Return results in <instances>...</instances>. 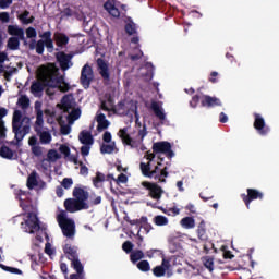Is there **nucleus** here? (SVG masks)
Segmentation results:
<instances>
[{
    "label": "nucleus",
    "mask_w": 279,
    "mask_h": 279,
    "mask_svg": "<svg viewBox=\"0 0 279 279\" xmlns=\"http://www.w3.org/2000/svg\"><path fill=\"white\" fill-rule=\"evenodd\" d=\"M145 158L146 160H148V162L140 163L142 175H144V178H150L155 180V182H167V178H169V171H168L169 168L167 166H165L163 168H160L162 167V161L165 159L159 158L157 166L151 170V161L154 160V158H156V153L147 151L145 155Z\"/></svg>",
    "instance_id": "obj_1"
},
{
    "label": "nucleus",
    "mask_w": 279,
    "mask_h": 279,
    "mask_svg": "<svg viewBox=\"0 0 279 279\" xmlns=\"http://www.w3.org/2000/svg\"><path fill=\"white\" fill-rule=\"evenodd\" d=\"M62 76H58V70L53 68H45L40 73V81H35L31 85V93L38 95L45 88H58L62 84Z\"/></svg>",
    "instance_id": "obj_2"
},
{
    "label": "nucleus",
    "mask_w": 279,
    "mask_h": 279,
    "mask_svg": "<svg viewBox=\"0 0 279 279\" xmlns=\"http://www.w3.org/2000/svg\"><path fill=\"white\" fill-rule=\"evenodd\" d=\"M43 104L40 101L35 102L36 121L34 124V131L39 136V141L43 145H49L51 143V133L49 131H43L45 120L43 119Z\"/></svg>",
    "instance_id": "obj_3"
},
{
    "label": "nucleus",
    "mask_w": 279,
    "mask_h": 279,
    "mask_svg": "<svg viewBox=\"0 0 279 279\" xmlns=\"http://www.w3.org/2000/svg\"><path fill=\"white\" fill-rule=\"evenodd\" d=\"M201 101V106L202 108H215L217 106L221 107L223 106V104L221 102V99L217 98V97H213L209 95H194L192 97V101H190V106L191 108H197V104H199Z\"/></svg>",
    "instance_id": "obj_4"
},
{
    "label": "nucleus",
    "mask_w": 279,
    "mask_h": 279,
    "mask_svg": "<svg viewBox=\"0 0 279 279\" xmlns=\"http://www.w3.org/2000/svg\"><path fill=\"white\" fill-rule=\"evenodd\" d=\"M52 33L51 31H46L41 34H39V39L35 46L36 53L38 56H43L45 53V47L49 53L53 51V38H51Z\"/></svg>",
    "instance_id": "obj_5"
},
{
    "label": "nucleus",
    "mask_w": 279,
    "mask_h": 279,
    "mask_svg": "<svg viewBox=\"0 0 279 279\" xmlns=\"http://www.w3.org/2000/svg\"><path fill=\"white\" fill-rule=\"evenodd\" d=\"M59 227L62 230L63 236L68 239H73L75 236V221L66 218V214L61 213L57 217Z\"/></svg>",
    "instance_id": "obj_6"
},
{
    "label": "nucleus",
    "mask_w": 279,
    "mask_h": 279,
    "mask_svg": "<svg viewBox=\"0 0 279 279\" xmlns=\"http://www.w3.org/2000/svg\"><path fill=\"white\" fill-rule=\"evenodd\" d=\"M21 226L28 234H36V232L40 230V220L34 211H29L26 216L25 222H22Z\"/></svg>",
    "instance_id": "obj_7"
},
{
    "label": "nucleus",
    "mask_w": 279,
    "mask_h": 279,
    "mask_svg": "<svg viewBox=\"0 0 279 279\" xmlns=\"http://www.w3.org/2000/svg\"><path fill=\"white\" fill-rule=\"evenodd\" d=\"M64 208L68 213H80V210H88L90 206L86 202L77 201L76 198H66Z\"/></svg>",
    "instance_id": "obj_8"
},
{
    "label": "nucleus",
    "mask_w": 279,
    "mask_h": 279,
    "mask_svg": "<svg viewBox=\"0 0 279 279\" xmlns=\"http://www.w3.org/2000/svg\"><path fill=\"white\" fill-rule=\"evenodd\" d=\"M247 194H241L242 201L244 202L245 206L247 209H250V204L256 199L263 201L265 197V194L263 192L256 190V189H251L248 187L246 190Z\"/></svg>",
    "instance_id": "obj_9"
},
{
    "label": "nucleus",
    "mask_w": 279,
    "mask_h": 279,
    "mask_svg": "<svg viewBox=\"0 0 279 279\" xmlns=\"http://www.w3.org/2000/svg\"><path fill=\"white\" fill-rule=\"evenodd\" d=\"M94 77H95V74L93 73V68L88 64H85L82 68L81 77H80L83 88L85 89L90 88V83L93 82Z\"/></svg>",
    "instance_id": "obj_10"
},
{
    "label": "nucleus",
    "mask_w": 279,
    "mask_h": 279,
    "mask_svg": "<svg viewBox=\"0 0 279 279\" xmlns=\"http://www.w3.org/2000/svg\"><path fill=\"white\" fill-rule=\"evenodd\" d=\"M253 128H255L256 132H258L260 136H267V134L271 132V129L265 123V118L259 113H254Z\"/></svg>",
    "instance_id": "obj_11"
},
{
    "label": "nucleus",
    "mask_w": 279,
    "mask_h": 279,
    "mask_svg": "<svg viewBox=\"0 0 279 279\" xmlns=\"http://www.w3.org/2000/svg\"><path fill=\"white\" fill-rule=\"evenodd\" d=\"M154 154H166L167 158H173L175 153L171 149V143L169 142H157L153 144Z\"/></svg>",
    "instance_id": "obj_12"
},
{
    "label": "nucleus",
    "mask_w": 279,
    "mask_h": 279,
    "mask_svg": "<svg viewBox=\"0 0 279 279\" xmlns=\"http://www.w3.org/2000/svg\"><path fill=\"white\" fill-rule=\"evenodd\" d=\"M142 186L149 191L148 194L151 197V199H160V197H162V187H160L156 183L144 181L142 182Z\"/></svg>",
    "instance_id": "obj_13"
},
{
    "label": "nucleus",
    "mask_w": 279,
    "mask_h": 279,
    "mask_svg": "<svg viewBox=\"0 0 279 279\" xmlns=\"http://www.w3.org/2000/svg\"><path fill=\"white\" fill-rule=\"evenodd\" d=\"M96 62L99 75L102 77L105 82H110V69L108 68L106 60H104L102 58H98Z\"/></svg>",
    "instance_id": "obj_14"
},
{
    "label": "nucleus",
    "mask_w": 279,
    "mask_h": 279,
    "mask_svg": "<svg viewBox=\"0 0 279 279\" xmlns=\"http://www.w3.org/2000/svg\"><path fill=\"white\" fill-rule=\"evenodd\" d=\"M71 58H73V56L65 52L57 53V61L59 62L62 71H69V69H71V65H69L71 63Z\"/></svg>",
    "instance_id": "obj_15"
},
{
    "label": "nucleus",
    "mask_w": 279,
    "mask_h": 279,
    "mask_svg": "<svg viewBox=\"0 0 279 279\" xmlns=\"http://www.w3.org/2000/svg\"><path fill=\"white\" fill-rule=\"evenodd\" d=\"M7 32L12 38H20V40H25V31L19 25H9Z\"/></svg>",
    "instance_id": "obj_16"
},
{
    "label": "nucleus",
    "mask_w": 279,
    "mask_h": 279,
    "mask_svg": "<svg viewBox=\"0 0 279 279\" xmlns=\"http://www.w3.org/2000/svg\"><path fill=\"white\" fill-rule=\"evenodd\" d=\"M53 40L57 47H60L61 49L62 47H66V45H69V36L62 32H54Z\"/></svg>",
    "instance_id": "obj_17"
},
{
    "label": "nucleus",
    "mask_w": 279,
    "mask_h": 279,
    "mask_svg": "<svg viewBox=\"0 0 279 279\" xmlns=\"http://www.w3.org/2000/svg\"><path fill=\"white\" fill-rule=\"evenodd\" d=\"M63 252L68 258V260H75V258H80L77 254V246H73L71 244H65L63 246Z\"/></svg>",
    "instance_id": "obj_18"
},
{
    "label": "nucleus",
    "mask_w": 279,
    "mask_h": 279,
    "mask_svg": "<svg viewBox=\"0 0 279 279\" xmlns=\"http://www.w3.org/2000/svg\"><path fill=\"white\" fill-rule=\"evenodd\" d=\"M96 121L98 123L97 132H104V130H108V128H110V121L106 119V114L104 113H99L96 118Z\"/></svg>",
    "instance_id": "obj_19"
},
{
    "label": "nucleus",
    "mask_w": 279,
    "mask_h": 279,
    "mask_svg": "<svg viewBox=\"0 0 279 279\" xmlns=\"http://www.w3.org/2000/svg\"><path fill=\"white\" fill-rule=\"evenodd\" d=\"M150 108H151L154 114L160 121H165L167 119V114L165 113V111L162 110V108L160 107V104H158V101H153L150 105Z\"/></svg>",
    "instance_id": "obj_20"
},
{
    "label": "nucleus",
    "mask_w": 279,
    "mask_h": 279,
    "mask_svg": "<svg viewBox=\"0 0 279 279\" xmlns=\"http://www.w3.org/2000/svg\"><path fill=\"white\" fill-rule=\"evenodd\" d=\"M0 156L5 160H14V150L0 143Z\"/></svg>",
    "instance_id": "obj_21"
},
{
    "label": "nucleus",
    "mask_w": 279,
    "mask_h": 279,
    "mask_svg": "<svg viewBox=\"0 0 279 279\" xmlns=\"http://www.w3.org/2000/svg\"><path fill=\"white\" fill-rule=\"evenodd\" d=\"M78 141L82 145H93V143H95L93 135L88 131H82L78 135Z\"/></svg>",
    "instance_id": "obj_22"
},
{
    "label": "nucleus",
    "mask_w": 279,
    "mask_h": 279,
    "mask_svg": "<svg viewBox=\"0 0 279 279\" xmlns=\"http://www.w3.org/2000/svg\"><path fill=\"white\" fill-rule=\"evenodd\" d=\"M73 197L78 202H86V199H88V192L84 191L82 187H75L73 190Z\"/></svg>",
    "instance_id": "obj_23"
},
{
    "label": "nucleus",
    "mask_w": 279,
    "mask_h": 279,
    "mask_svg": "<svg viewBox=\"0 0 279 279\" xmlns=\"http://www.w3.org/2000/svg\"><path fill=\"white\" fill-rule=\"evenodd\" d=\"M119 136L122 140V142L124 143V145H129L130 147H134L132 145V143L134 141L132 140V136H130V134H128V128L120 129Z\"/></svg>",
    "instance_id": "obj_24"
},
{
    "label": "nucleus",
    "mask_w": 279,
    "mask_h": 279,
    "mask_svg": "<svg viewBox=\"0 0 279 279\" xmlns=\"http://www.w3.org/2000/svg\"><path fill=\"white\" fill-rule=\"evenodd\" d=\"M26 186L27 189H29V191H32V189H34L35 186H38V172H31V174L27 178Z\"/></svg>",
    "instance_id": "obj_25"
},
{
    "label": "nucleus",
    "mask_w": 279,
    "mask_h": 279,
    "mask_svg": "<svg viewBox=\"0 0 279 279\" xmlns=\"http://www.w3.org/2000/svg\"><path fill=\"white\" fill-rule=\"evenodd\" d=\"M7 47L10 49V51H19L21 47V38L10 37L7 43Z\"/></svg>",
    "instance_id": "obj_26"
},
{
    "label": "nucleus",
    "mask_w": 279,
    "mask_h": 279,
    "mask_svg": "<svg viewBox=\"0 0 279 279\" xmlns=\"http://www.w3.org/2000/svg\"><path fill=\"white\" fill-rule=\"evenodd\" d=\"M197 236L199 241H208V234L206 233V222L202 220L197 227Z\"/></svg>",
    "instance_id": "obj_27"
},
{
    "label": "nucleus",
    "mask_w": 279,
    "mask_h": 279,
    "mask_svg": "<svg viewBox=\"0 0 279 279\" xmlns=\"http://www.w3.org/2000/svg\"><path fill=\"white\" fill-rule=\"evenodd\" d=\"M23 112H21V110H15L13 112V118H12V128L19 126V125H23Z\"/></svg>",
    "instance_id": "obj_28"
},
{
    "label": "nucleus",
    "mask_w": 279,
    "mask_h": 279,
    "mask_svg": "<svg viewBox=\"0 0 279 279\" xmlns=\"http://www.w3.org/2000/svg\"><path fill=\"white\" fill-rule=\"evenodd\" d=\"M143 258H145V253H143L141 250L133 251L130 254V260L133 263V265H136L138 260H143Z\"/></svg>",
    "instance_id": "obj_29"
},
{
    "label": "nucleus",
    "mask_w": 279,
    "mask_h": 279,
    "mask_svg": "<svg viewBox=\"0 0 279 279\" xmlns=\"http://www.w3.org/2000/svg\"><path fill=\"white\" fill-rule=\"evenodd\" d=\"M71 267L76 271V274H84V265L80 260V257L71 260Z\"/></svg>",
    "instance_id": "obj_30"
},
{
    "label": "nucleus",
    "mask_w": 279,
    "mask_h": 279,
    "mask_svg": "<svg viewBox=\"0 0 279 279\" xmlns=\"http://www.w3.org/2000/svg\"><path fill=\"white\" fill-rule=\"evenodd\" d=\"M181 226L186 230L195 228V219L193 217H185L181 219Z\"/></svg>",
    "instance_id": "obj_31"
},
{
    "label": "nucleus",
    "mask_w": 279,
    "mask_h": 279,
    "mask_svg": "<svg viewBox=\"0 0 279 279\" xmlns=\"http://www.w3.org/2000/svg\"><path fill=\"white\" fill-rule=\"evenodd\" d=\"M23 125H19L16 128L12 126V132L15 135V141L17 143H21V141H23V138H25V135H23Z\"/></svg>",
    "instance_id": "obj_32"
},
{
    "label": "nucleus",
    "mask_w": 279,
    "mask_h": 279,
    "mask_svg": "<svg viewBox=\"0 0 279 279\" xmlns=\"http://www.w3.org/2000/svg\"><path fill=\"white\" fill-rule=\"evenodd\" d=\"M159 210L163 211L165 215L177 217V215H180V208L177 206L170 207V208H162L160 207Z\"/></svg>",
    "instance_id": "obj_33"
},
{
    "label": "nucleus",
    "mask_w": 279,
    "mask_h": 279,
    "mask_svg": "<svg viewBox=\"0 0 279 279\" xmlns=\"http://www.w3.org/2000/svg\"><path fill=\"white\" fill-rule=\"evenodd\" d=\"M17 106H20L22 110H27V108H29V98L26 95L21 96L17 99Z\"/></svg>",
    "instance_id": "obj_34"
},
{
    "label": "nucleus",
    "mask_w": 279,
    "mask_h": 279,
    "mask_svg": "<svg viewBox=\"0 0 279 279\" xmlns=\"http://www.w3.org/2000/svg\"><path fill=\"white\" fill-rule=\"evenodd\" d=\"M204 267L208 269L209 271H214L215 269V259L210 256L204 257L203 259Z\"/></svg>",
    "instance_id": "obj_35"
},
{
    "label": "nucleus",
    "mask_w": 279,
    "mask_h": 279,
    "mask_svg": "<svg viewBox=\"0 0 279 279\" xmlns=\"http://www.w3.org/2000/svg\"><path fill=\"white\" fill-rule=\"evenodd\" d=\"M106 182V174L96 172V177L93 179V184L96 189H99V183Z\"/></svg>",
    "instance_id": "obj_36"
},
{
    "label": "nucleus",
    "mask_w": 279,
    "mask_h": 279,
    "mask_svg": "<svg viewBox=\"0 0 279 279\" xmlns=\"http://www.w3.org/2000/svg\"><path fill=\"white\" fill-rule=\"evenodd\" d=\"M124 29L129 36H134V34H136V24H134V22H129L125 24Z\"/></svg>",
    "instance_id": "obj_37"
},
{
    "label": "nucleus",
    "mask_w": 279,
    "mask_h": 279,
    "mask_svg": "<svg viewBox=\"0 0 279 279\" xmlns=\"http://www.w3.org/2000/svg\"><path fill=\"white\" fill-rule=\"evenodd\" d=\"M23 121L26 122V124L22 128L23 131V135L27 136V134H29L32 126L29 125L32 123V119L29 117H24Z\"/></svg>",
    "instance_id": "obj_38"
},
{
    "label": "nucleus",
    "mask_w": 279,
    "mask_h": 279,
    "mask_svg": "<svg viewBox=\"0 0 279 279\" xmlns=\"http://www.w3.org/2000/svg\"><path fill=\"white\" fill-rule=\"evenodd\" d=\"M114 151V143L113 144H102L100 146V154H112Z\"/></svg>",
    "instance_id": "obj_39"
},
{
    "label": "nucleus",
    "mask_w": 279,
    "mask_h": 279,
    "mask_svg": "<svg viewBox=\"0 0 279 279\" xmlns=\"http://www.w3.org/2000/svg\"><path fill=\"white\" fill-rule=\"evenodd\" d=\"M137 269H140V271H150L151 266L149 265L148 260H141L140 263H137Z\"/></svg>",
    "instance_id": "obj_40"
},
{
    "label": "nucleus",
    "mask_w": 279,
    "mask_h": 279,
    "mask_svg": "<svg viewBox=\"0 0 279 279\" xmlns=\"http://www.w3.org/2000/svg\"><path fill=\"white\" fill-rule=\"evenodd\" d=\"M47 158L50 162H56V160H59L60 154H58V150L56 149H50L47 154Z\"/></svg>",
    "instance_id": "obj_41"
},
{
    "label": "nucleus",
    "mask_w": 279,
    "mask_h": 279,
    "mask_svg": "<svg viewBox=\"0 0 279 279\" xmlns=\"http://www.w3.org/2000/svg\"><path fill=\"white\" fill-rule=\"evenodd\" d=\"M1 269H3L4 271H9L10 274H16L17 276H21V274H23V271L19 268H14V267H10V266H5L3 264H0Z\"/></svg>",
    "instance_id": "obj_42"
},
{
    "label": "nucleus",
    "mask_w": 279,
    "mask_h": 279,
    "mask_svg": "<svg viewBox=\"0 0 279 279\" xmlns=\"http://www.w3.org/2000/svg\"><path fill=\"white\" fill-rule=\"evenodd\" d=\"M154 222L156 226H167V223H169V219L165 216H155Z\"/></svg>",
    "instance_id": "obj_43"
},
{
    "label": "nucleus",
    "mask_w": 279,
    "mask_h": 279,
    "mask_svg": "<svg viewBox=\"0 0 279 279\" xmlns=\"http://www.w3.org/2000/svg\"><path fill=\"white\" fill-rule=\"evenodd\" d=\"M153 274H154V276H156V278H162V276H165V274H167V270H165V267H162V266H156L153 269Z\"/></svg>",
    "instance_id": "obj_44"
},
{
    "label": "nucleus",
    "mask_w": 279,
    "mask_h": 279,
    "mask_svg": "<svg viewBox=\"0 0 279 279\" xmlns=\"http://www.w3.org/2000/svg\"><path fill=\"white\" fill-rule=\"evenodd\" d=\"M122 250L125 252V254H132V251L134 250V244L131 241H125L122 244Z\"/></svg>",
    "instance_id": "obj_45"
},
{
    "label": "nucleus",
    "mask_w": 279,
    "mask_h": 279,
    "mask_svg": "<svg viewBox=\"0 0 279 279\" xmlns=\"http://www.w3.org/2000/svg\"><path fill=\"white\" fill-rule=\"evenodd\" d=\"M62 104V108L65 112H68V110H71V108H73V106L71 105V100H69L68 96H64L61 100Z\"/></svg>",
    "instance_id": "obj_46"
},
{
    "label": "nucleus",
    "mask_w": 279,
    "mask_h": 279,
    "mask_svg": "<svg viewBox=\"0 0 279 279\" xmlns=\"http://www.w3.org/2000/svg\"><path fill=\"white\" fill-rule=\"evenodd\" d=\"M8 133V128H5V120L0 121V138H5Z\"/></svg>",
    "instance_id": "obj_47"
},
{
    "label": "nucleus",
    "mask_w": 279,
    "mask_h": 279,
    "mask_svg": "<svg viewBox=\"0 0 279 279\" xmlns=\"http://www.w3.org/2000/svg\"><path fill=\"white\" fill-rule=\"evenodd\" d=\"M61 186H63V189H71V186H73V179L64 178L61 182Z\"/></svg>",
    "instance_id": "obj_48"
},
{
    "label": "nucleus",
    "mask_w": 279,
    "mask_h": 279,
    "mask_svg": "<svg viewBox=\"0 0 279 279\" xmlns=\"http://www.w3.org/2000/svg\"><path fill=\"white\" fill-rule=\"evenodd\" d=\"M89 204L90 206H99V204H101V196H90Z\"/></svg>",
    "instance_id": "obj_49"
},
{
    "label": "nucleus",
    "mask_w": 279,
    "mask_h": 279,
    "mask_svg": "<svg viewBox=\"0 0 279 279\" xmlns=\"http://www.w3.org/2000/svg\"><path fill=\"white\" fill-rule=\"evenodd\" d=\"M221 250H222V252H223V258L225 259H232V258H234V255H232V252H230V251H228V246H226V245H222L221 246Z\"/></svg>",
    "instance_id": "obj_50"
},
{
    "label": "nucleus",
    "mask_w": 279,
    "mask_h": 279,
    "mask_svg": "<svg viewBox=\"0 0 279 279\" xmlns=\"http://www.w3.org/2000/svg\"><path fill=\"white\" fill-rule=\"evenodd\" d=\"M60 132H61L62 136H69V134H71V125H69V124L61 125Z\"/></svg>",
    "instance_id": "obj_51"
},
{
    "label": "nucleus",
    "mask_w": 279,
    "mask_h": 279,
    "mask_svg": "<svg viewBox=\"0 0 279 279\" xmlns=\"http://www.w3.org/2000/svg\"><path fill=\"white\" fill-rule=\"evenodd\" d=\"M27 16H29V11L25 10L22 14L17 16V19L19 21H21V23H23V25H26Z\"/></svg>",
    "instance_id": "obj_52"
},
{
    "label": "nucleus",
    "mask_w": 279,
    "mask_h": 279,
    "mask_svg": "<svg viewBox=\"0 0 279 279\" xmlns=\"http://www.w3.org/2000/svg\"><path fill=\"white\" fill-rule=\"evenodd\" d=\"M59 150L61 154H64V156L66 158H69V156H71V148H69V146H66L64 144L60 146Z\"/></svg>",
    "instance_id": "obj_53"
},
{
    "label": "nucleus",
    "mask_w": 279,
    "mask_h": 279,
    "mask_svg": "<svg viewBox=\"0 0 279 279\" xmlns=\"http://www.w3.org/2000/svg\"><path fill=\"white\" fill-rule=\"evenodd\" d=\"M32 154H34V156H36L37 158L43 156V147H40V146H33L32 147Z\"/></svg>",
    "instance_id": "obj_54"
},
{
    "label": "nucleus",
    "mask_w": 279,
    "mask_h": 279,
    "mask_svg": "<svg viewBox=\"0 0 279 279\" xmlns=\"http://www.w3.org/2000/svg\"><path fill=\"white\" fill-rule=\"evenodd\" d=\"M117 184H125L128 182V175L120 173L116 179Z\"/></svg>",
    "instance_id": "obj_55"
},
{
    "label": "nucleus",
    "mask_w": 279,
    "mask_h": 279,
    "mask_svg": "<svg viewBox=\"0 0 279 279\" xmlns=\"http://www.w3.org/2000/svg\"><path fill=\"white\" fill-rule=\"evenodd\" d=\"M26 36H27V38H36V36H37L36 28L28 27L26 29Z\"/></svg>",
    "instance_id": "obj_56"
},
{
    "label": "nucleus",
    "mask_w": 279,
    "mask_h": 279,
    "mask_svg": "<svg viewBox=\"0 0 279 279\" xmlns=\"http://www.w3.org/2000/svg\"><path fill=\"white\" fill-rule=\"evenodd\" d=\"M0 21L1 23H10V13L0 12Z\"/></svg>",
    "instance_id": "obj_57"
},
{
    "label": "nucleus",
    "mask_w": 279,
    "mask_h": 279,
    "mask_svg": "<svg viewBox=\"0 0 279 279\" xmlns=\"http://www.w3.org/2000/svg\"><path fill=\"white\" fill-rule=\"evenodd\" d=\"M81 154L84 158H86V156H88V154H90V146L84 144V146L81 147Z\"/></svg>",
    "instance_id": "obj_58"
},
{
    "label": "nucleus",
    "mask_w": 279,
    "mask_h": 279,
    "mask_svg": "<svg viewBox=\"0 0 279 279\" xmlns=\"http://www.w3.org/2000/svg\"><path fill=\"white\" fill-rule=\"evenodd\" d=\"M78 166L81 167V169H80L81 175H88V167H86V165H84V161H80Z\"/></svg>",
    "instance_id": "obj_59"
},
{
    "label": "nucleus",
    "mask_w": 279,
    "mask_h": 279,
    "mask_svg": "<svg viewBox=\"0 0 279 279\" xmlns=\"http://www.w3.org/2000/svg\"><path fill=\"white\" fill-rule=\"evenodd\" d=\"M81 114H82V110L74 109L71 111L70 117H72V119H74V121H77V119H80Z\"/></svg>",
    "instance_id": "obj_60"
},
{
    "label": "nucleus",
    "mask_w": 279,
    "mask_h": 279,
    "mask_svg": "<svg viewBox=\"0 0 279 279\" xmlns=\"http://www.w3.org/2000/svg\"><path fill=\"white\" fill-rule=\"evenodd\" d=\"M45 254H47L48 256H53L54 254V251L53 248L51 247V243H46L45 245Z\"/></svg>",
    "instance_id": "obj_61"
},
{
    "label": "nucleus",
    "mask_w": 279,
    "mask_h": 279,
    "mask_svg": "<svg viewBox=\"0 0 279 279\" xmlns=\"http://www.w3.org/2000/svg\"><path fill=\"white\" fill-rule=\"evenodd\" d=\"M12 5V0H0L1 10H5Z\"/></svg>",
    "instance_id": "obj_62"
},
{
    "label": "nucleus",
    "mask_w": 279,
    "mask_h": 279,
    "mask_svg": "<svg viewBox=\"0 0 279 279\" xmlns=\"http://www.w3.org/2000/svg\"><path fill=\"white\" fill-rule=\"evenodd\" d=\"M70 279H86V274L85 272H76L70 275Z\"/></svg>",
    "instance_id": "obj_63"
},
{
    "label": "nucleus",
    "mask_w": 279,
    "mask_h": 279,
    "mask_svg": "<svg viewBox=\"0 0 279 279\" xmlns=\"http://www.w3.org/2000/svg\"><path fill=\"white\" fill-rule=\"evenodd\" d=\"M118 112H122V114L125 112V100H121L117 105Z\"/></svg>",
    "instance_id": "obj_64"
}]
</instances>
